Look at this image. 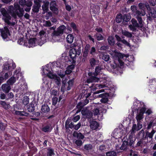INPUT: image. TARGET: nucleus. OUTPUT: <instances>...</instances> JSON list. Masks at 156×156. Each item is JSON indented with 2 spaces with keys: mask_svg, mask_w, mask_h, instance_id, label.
Instances as JSON below:
<instances>
[{
  "mask_svg": "<svg viewBox=\"0 0 156 156\" xmlns=\"http://www.w3.org/2000/svg\"><path fill=\"white\" fill-rule=\"evenodd\" d=\"M154 125H156V123H154L153 122H150L148 125L147 127V129H150L153 126H154Z\"/></svg>",
  "mask_w": 156,
  "mask_h": 156,
  "instance_id": "47",
  "label": "nucleus"
},
{
  "mask_svg": "<svg viewBox=\"0 0 156 156\" xmlns=\"http://www.w3.org/2000/svg\"><path fill=\"white\" fill-rule=\"evenodd\" d=\"M54 79L55 80V83L58 86H59L60 84L61 79L60 77L56 76Z\"/></svg>",
  "mask_w": 156,
  "mask_h": 156,
  "instance_id": "34",
  "label": "nucleus"
},
{
  "mask_svg": "<svg viewBox=\"0 0 156 156\" xmlns=\"http://www.w3.org/2000/svg\"><path fill=\"white\" fill-rule=\"evenodd\" d=\"M0 31L1 36L4 40L7 39L10 36L9 30L7 27H5L3 28L0 29Z\"/></svg>",
  "mask_w": 156,
  "mask_h": 156,
  "instance_id": "4",
  "label": "nucleus"
},
{
  "mask_svg": "<svg viewBox=\"0 0 156 156\" xmlns=\"http://www.w3.org/2000/svg\"><path fill=\"white\" fill-rule=\"evenodd\" d=\"M155 131L154 129H152L151 132L150 133L148 131H146V136L143 138V140H145L146 139L149 137L151 140L154 134Z\"/></svg>",
  "mask_w": 156,
  "mask_h": 156,
  "instance_id": "14",
  "label": "nucleus"
},
{
  "mask_svg": "<svg viewBox=\"0 0 156 156\" xmlns=\"http://www.w3.org/2000/svg\"><path fill=\"white\" fill-rule=\"evenodd\" d=\"M102 59L106 62H108L110 59V57L108 55L104 54L102 56Z\"/></svg>",
  "mask_w": 156,
  "mask_h": 156,
  "instance_id": "39",
  "label": "nucleus"
},
{
  "mask_svg": "<svg viewBox=\"0 0 156 156\" xmlns=\"http://www.w3.org/2000/svg\"><path fill=\"white\" fill-rule=\"evenodd\" d=\"M103 69V67L101 66H97L95 69V72L93 73L89 72L88 73V77L85 83H87L98 82L99 79L97 77L98 75L101 73V70Z\"/></svg>",
  "mask_w": 156,
  "mask_h": 156,
  "instance_id": "1",
  "label": "nucleus"
},
{
  "mask_svg": "<svg viewBox=\"0 0 156 156\" xmlns=\"http://www.w3.org/2000/svg\"><path fill=\"white\" fill-rule=\"evenodd\" d=\"M29 98L27 96H25L23 98V100L22 101L24 105H26L29 103Z\"/></svg>",
  "mask_w": 156,
  "mask_h": 156,
  "instance_id": "30",
  "label": "nucleus"
},
{
  "mask_svg": "<svg viewBox=\"0 0 156 156\" xmlns=\"http://www.w3.org/2000/svg\"><path fill=\"white\" fill-rule=\"evenodd\" d=\"M40 0H34V4L32 10L34 12H37L39 11V9L41 7V5L39 2Z\"/></svg>",
  "mask_w": 156,
  "mask_h": 156,
  "instance_id": "9",
  "label": "nucleus"
},
{
  "mask_svg": "<svg viewBox=\"0 0 156 156\" xmlns=\"http://www.w3.org/2000/svg\"><path fill=\"white\" fill-rule=\"evenodd\" d=\"M129 27L130 30L132 31H136V27L133 24L132 25H129Z\"/></svg>",
  "mask_w": 156,
  "mask_h": 156,
  "instance_id": "51",
  "label": "nucleus"
},
{
  "mask_svg": "<svg viewBox=\"0 0 156 156\" xmlns=\"http://www.w3.org/2000/svg\"><path fill=\"white\" fill-rule=\"evenodd\" d=\"M99 124L96 121L91 122L90 124V127L92 129L95 130L97 129L98 127Z\"/></svg>",
  "mask_w": 156,
  "mask_h": 156,
  "instance_id": "16",
  "label": "nucleus"
},
{
  "mask_svg": "<svg viewBox=\"0 0 156 156\" xmlns=\"http://www.w3.org/2000/svg\"><path fill=\"white\" fill-rule=\"evenodd\" d=\"M94 37L98 41L101 40L103 39V37L100 34L96 33L95 35H94Z\"/></svg>",
  "mask_w": 156,
  "mask_h": 156,
  "instance_id": "33",
  "label": "nucleus"
},
{
  "mask_svg": "<svg viewBox=\"0 0 156 156\" xmlns=\"http://www.w3.org/2000/svg\"><path fill=\"white\" fill-rule=\"evenodd\" d=\"M10 66L9 64L4 65L3 69L4 70L7 71L10 69Z\"/></svg>",
  "mask_w": 156,
  "mask_h": 156,
  "instance_id": "56",
  "label": "nucleus"
},
{
  "mask_svg": "<svg viewBox=\"0 0 156 156\" xmlns=\"http://www.w3.org/2000/svg\"><path fill=\"white\" fill-rule=\"evenodd\" d=\"M52 24L51 22L49 21H45L44 22V26L46 27H50Z\"/></svg>",
  "mask_w": 156,
  "mask_h": 156,
  "instance_id": "44",
  "label": "nucleus"
},
{
  "mask_svg": "<svg viewBox=\"0 0 156 156\" xmlns=\"http://www.w3.org/2000/svg\"><path fill=\"white\" fill-rule=\"evenodd\" d=\"M1 89L5 93H8L11 90V87L9 84L5 83L2 85Z\"/></svg>",
  "mask_w": 156,
  "mask_h": 156,
  "instance_id": "12",
  "label": "nucleus"
},
{
  "mask_svg": "<svg viewBox=\"0 0 156 156\" xmlns=\"http://www.w3.org/2000/svg\"><path fill=\"white\" fill-rule=\"evenodd\" d=\"M131 9L132 12L134 14L137 10L136 9V7L134 6H131Z\"/></svg>",
  "mask_w": 156,
  "mask_h": 156,
  "instance_id": "57",
  "label": "nucleus"
},
{
  "mask_svg": "<svg viewBox=\"0 0 156 156\" xmlns=\"http://www.w3.org/2000/svg\"><path fill=\"white\" fill-rule=\"evenodd\" d=\"M67 42L69 44H71L74 40V37L71 34H69L66 37Z\"/></svg>",
  "mask_w": 156,
  "mask_h": 156,
  "instance_id": "21",
  "label": "nucleus"
},
{
  "mask_svg": "<svg viewBox=\"0 0 156 156\" xmlns=\"http://www.w3.org/2000/svg\"><path fill=\"white\" fill-rule=\"evenodd\" d=\"M6 127V124H4L1 122H0V128L1 130H4Z\"/></svg>",
  "mask_w": 156,
  "mask_h": 156,
  "instance_id": "52",
  "label": "nucleus"
},
{
  "mask_svg": "<svg viewBox=\"0 0 156 156\" xmlns=\"http://www.w3.org/2000/svg\"><path fill=\"white\" fill-rule=\"evenodd\" d=\"M18 43L20 45H22L24 43V40L23 38H21L19 39L18 41Z\"/></svg>",
  "mask_w": 156,
  "mask_h": 156,
  "instance_id": "63",
  "label": "nucleus"
},
{
  "mask_svg": "<svg viewBox=\"0 0 156 156\" xmlns=\"http://www.w3.org/2000/svg\"><path fill=\"white\" fill-rule=\"evenodd\" d=\"M73 135L74 137L80 140L83 139L84 138V135L79 132L74 131Z\"/></svg>",
  "mask_w": 156,
  "mask_h": 156,
  "instance_id": "13",
  "label": "nucleus"
},
{
  "mask_svg": "<svg viewBox=\"0 0 156 156\" xmlns=\"http://www.w3.org/2000/svg\"><path fill=\"white\" fill-rule=\"evenodd\" d=\"M58 99L56 97L53 98L52 99V104L55 105L57 102Z\"/></svg>",
  "mask_w": 156,
  "mask_h": 156,
  "instance_id": "59",
  "label": "nucleus"
},
{
  "mask_svg": "<svg viewBox=\"0 0 156 156\" xmlns=\"http://www.w3.org/2000/svg\"><path fill=\"white\" fill-rule=\"evenodd\" d=\"M105 149V146L104 145H101L99 147V150L101 152H104Z\"/></svg>",
  "mask_w": 156,
  "mask_h": 156,
  "instance_id": "50",
  "label": "nucleus"
},
{
  "mask_svg": "<svg viewBox=\"0 0 156 156\" xmlns=\"http://www.w3.org/2000/svg\"><path fill=\"white\" fill-rule=\"evenodd\" d=\"M27 109L28 112H34L35 110V107L34 105L32 103L30 104L27 107Z\"/></svg>",
  "mask_w": 156,
  "mask_h": 156,
  "instance_id": "24",
  "label": "nucleus"
},
{
  "mask_svg": "<svg viewBox=\"0 0 156 156\" xmlns=\"http://www.w3.org/2000/svg\"><path fill=\"white\" fill-rule=\"evenodd\" d=\"M80 116L79 115H77L74 118H73L72 119V120L73 122H76L80 119Z\"/></svg>",
  "mask_w": 156,
  "mask_h": 156,
  "instance_id": "54",
  "label": "nucleus"
},
{
  "mask_svg": "<svg viewBox=\"0 0 156 156\" xmlns=\"http://www.w3.org/2000/svg\"><path fill=\"white\" fill-rule=\"evenodd\" d=\"M104 85L101 84H97L95 85L94 84H92V85L89 86V87L92 90L94 91L96 90L98 87L99 88H102L104 87Z\"/></svg>",
  "mask_w": 156,
  "mask_h": 156,
  "instance_id": "17",
  "label": "nucleus"
},
{
  "mask_svg": "<svg viewBox=\"0 0 156 156\" xmlns=\"http://www.w3.org/2000/svg\"><path fill=\"white\" fill-rule=\"evenodd\" d=\"M49 4V2L48 1L45 2H44L43 5L42 6V9L44 12H47L48 10V6Z\"/></svg>",
  "mask_w": 156,
  "mask_h": 156,
  "instance_id": "26",
  "label": "nucleus"
},
{
  "mask_svg": "<svg viewBox=\"0 0 156 156\" xmlns=\"http://www.w3.org/2000/svg\"><path fill=\"white\" fill-rule=\"evenodd\" d=\"M47 155V156H52L55 155L54 150L52 148H48Z\"/></svg>",
  "mask_w": 156,
  "mask_h": 156,
  "instance_id": "29",
  "label": "nucleus"
},
{
  "mask_svg": "<svg viewBox=\"0 0 156 156\" xmlns=\"http://www.w3.org/2000/svg\"><path fill=\"white\" fill-rule=\"evenodd\" d=\"M0 11L1 12L2 14L3 15V16L4 15L7 13V12L6 10L4 8H2L0 9Z\"/></svg>",
  "mask_w": 156,
  "mask_h": 156,
  "instance_id": "55",
  "label": "nucleus"
},
{
  "mask_svg": "<svg viewBox=\"0 0 156 156\" xmlns=\"http://www.w3.org/2000/svg\"><path fill=\"white\" fill-rule=\"evenodd\" d=\"M134 141L133 140L130 139L129 140V143H128V146H129L131 149L132 147H134L133 144Z\"/></svg>",
  "mask_w": 156,
  "mask_h": 156,
  "instance_id": "53",
  "label": "nucleus"
},
{
  "mask_svg": "<svg viewBox=\"0 0 156 156\" xmlns=\"http://www.w3.org/2000/svg\"><path fill=\"white\" fill-rule=\"evenodd\" d=\"M50 10L52 11L53 12L56 14H58V9L56 7H50Z\"/></svg>",
  "mask_w": 156,
  "mask_h": 156,
  "instance_id": "42",
  "label": "nucleus"
},
{
  "mask_svg": "<svg viewBox=\"0 0 156 156\" xmlns=\"http://www.w3.org/2000/svg\"><path fill=\"white\" fill-rule=\"evenodd\" d=\"M108 41L109 44L110 45H113L115 43L114 38L112 36H109L108 39Z\"/></svg>",
  "mask_w": 156,
  "mask_h": 156,
  "instance_id": "28",
  "label": "nucleus"
},
{
  "mask_svg": "<svg viewBox=\"0 0 156 156\" xmlns=\"http://www.w3.org/2000/svg\"><path fill=\"white\" fill-rule=\"evenodd\" d=\"M42 130L44 132H48L51 131L50 127L49 126H46L43 127Z\"/></svg>",
  "mask_w": 156,
  "mask_h": 156,
  "instance_id": "36",
  "label": "nucleus"
},
{
  "mask_svg": "<svg viewBox=\"0 0 156 156\" xmlns=\"http://www.w3.org/2000/svg\"><path fill=\"white\" fill-rule=\"evenodd\" d=\"M16 78L14 76L11 77L8 80V84L10 85H12L16 81Z\"/></svg>",
  "mask_w": 156,
  "mask_h": 156,
  "instance_id": "27",
  "label": "nucleus"
},
{
  "mask_svg": "<svg viewBox=\"0 0 156 156\" xmlns=\"http://www.w3.org/2000/svg\"><path fill=\"white\" fill-rule=\"evenodd\" d=\"M130 19V16H127L126 15H124L123 17V22H127L129 21Z\"/></svg>",
  "mask_w": 156,
  "mask_h": 156,
  "instance_id": "41",
  "label": "nucleus"
},
{
  "mask_svg": "<svg viewBox=\"0 0 156 156\" xmlns=\"http://www.w3.org/2000/svg\"><path fill=\"white\" fill-rule=\"evenodd\" d=\"M96 51V50L95 48L94 47H92L90 50V54L92 55H95Z\"/></svg>",
  "mask_w": 156,
  "mask_h": 156,
  "instance_id": "49",
  "label": "nucleus"
},
{
  "mask_svg": "<svg viewBox=\"0 0 156 156\" xmlns=\"http://www.w3.org/2000/svg\"><path fill=\"white\" fill-rule=\"evenodd\" d=\"M92 148V145L90 144H85L84 146V148L86 150L89 151Z\"/></svg>",
  "mask_w": 156,
  "mask_h": 156,
  "instance_id": "32",
  "label": "nucleus"
},
{
  "mask_svg": "<svg viewBox=\"0 0 156 156\" xmlns=\"http://www.w3.org/2000/svg\"><path fill=\"white\" fill-rule=\"evenodd\" d=\"M106 155L107 156H116V153L115 151H113L107 152Z\"/></svg>",
  "mask_w": 156,
  "mask_h": 156,
  "instance_id": "37",
  "label": "nucleus"
},
{
  "mask_svg": "<svg viewBox=\"0 0 156 156\" xmlns=\"http://www.w3.org/2000/svg\"><path fill=\"white\" fill-rule=\"evenodd\" d=\"M33 4L32 2L30 1H28L26 2V4L25 5L27 6V7H31Z\"/></svg>",
  "mask_w": 156,
  "mask_h": 156,
  "instance_id": "60",
  "label": "nucleus"
},
{
  "mask_svg": "<svg viewBox=\"0 0 156 156\" xmlns=\"http://www.w3.org/2000/svg\"><path fill=\"white\" fill-rule=\"evenodd\" d=\"M93 114L94 115H97L99 114V110L98 109L96 108L93 111Z\"/></svg>",
  "mask_w": 156,
  "mask_h": 156,
  "instance_id": "48",
  "label": "nucleus"
},
{
  "mask_svg": "<svg viewBox=\"0 0 156 156\" xmlns=\"http://www.w3.org/2000/svg\"><path fill=\"white\" fill-rule=\"evenodd\" d=\"M56 76V75H53L51 73H49L47 74V76L48 77L51 79H54Z\"/></svg>",
  "mask_w": 156,
  "mask_h": 156,
  "instance_id": "58",
  "label": "nucleus"
},
{
  "mask_svg": "<svg viewBox=\"0 0 156 156\" xmlns=\"http://www.w3.org/2000/svg\"><path fill=\"white\" fill-rule=\"evenodd\" d=\"M123 20V17L121 14H118L116 18V22L118 23H120Z\"/></svg>",
  "mask_w": 156,
  "mask_h": 156,
  "instance_id": "31",
  "label": "nucleus"
},
{
  "mask_svg": "<svg viewBox=\"0 0 156 156\" xmlns=\"http://www.w3.org/2000/svg\"><path fill=\"white\" fill-rule=\"evenodd\" d=\"M109 96L108 93H105L99 94L98 95V97L102 98L100 100L102 103H106L108 101V97Z\"/></svg>",
  "mask_w": 156,
  "mask_h": 156,
  "instance_id": "11",
  "label": "nucleus"
},
{
  "mask_svg": "<svg viewBox=\"0 0 156 156\" xmlns=\"http://www.w3.org/2000/svg\"><path fill=\"white\" fill-rule=\"evenodd\" d=\"M80 48H78L77 50L76 48L71 49L69 51V56L71 59H69V61L72 63H75L76 62V56L80 55Z\"/></svg>",
  "mask_w": 156,
  "mask_h": 156,
  "instance_id": "3",
  "label": "nucleus"
},
{
  "mask_svg": "<svg viewBox=\"0 0 156 156\" xmlns=\"http://www.w3.org/2000/svg\"><path fill=\"white\" fill-rule=\"evenodd\" d=\"M36 39L35 38H31L28 41V44L29 48L35 46V40Z\"/></svg>",
  "mask_w": 156,
  "mask_h": 156,
  "instance_id": "23",
  "label": "nucleus"
},
{
  "mask_svg": "<svg viewBox=\"0 0 156 156\" xmlns=\"http://www.w3.org/2000/svg\"><path fill=\"white\" fill-rule=\"evenodd\" d=\"M52 14L51 12H48L47 14L46 15L45 17H46V19L48 20L49 19L50 17L52 16Z\"/></svg>",
  "mask_w": 156,
  "mask_h": 156,
  "instance_id": "61",
  "label": "nucleus"
},
{
  "mask_svg": "<svg viewBox=\"0 0 156 156\" xmlns=\"http://www.w3.org/2000/svg\"><path fill=\"white\" fill-rule=\"evenodd\" d=\"M26 2V0H19V3L21 6L24 7L25 6Z\"/></svg>",
  "mask_w": 156,
  "mask_h": 156,
  "instance_id": "46",
  "label": "nucleus"
},
{
  "mask_svg": "<svg viewBox=\"0 0 156 156\" xmlns=\"http://www.w3.org/2000/svg\"><path fill=\"white\" fill-rule=\"evenodd\" d=\"M61 35L54 30L51 34L52 40L55 42L59 41L61 39Z\"/></svg>",
  "mask_w": 156,
  "mask_h": 156,
  "instance_id": "8",
  "label": "nucleus"
},
{
  "mask_svg": "<svg viewBox=\"0 0 156 156\" xmlns=\"http://www.w3.org/2000/svg\"><path fill=\"white\" fill-rule=\"evenodd\" d=\"M41 110L43 112H47L50 111V108L47 104H45L42 105Z\"/></svg>",
  "mask_w": 156,
  "mask_h": 156,
  "instance_id": "22",
  "label": "nucleus"
},
{
  "mask_svg": "<svg viewBox=\"0 0 156 156\" xmlns=\"http://www.w3.org/2000/svg\"><path fill=\"white\" fill-rule=\"evenodd\" d=\"M150 16H151L153 18L156 17V11H153V12L151 11L150 13L148 14Z\"/></svg>",
  "mask_w": 156,
  "mask_h": 156,
  "instance_id": "45",
  "label": "nucleus"
},
{
  "mask_svg": "<svg viewBox=\"0 0 156 156\" xmlns=\"http://www.w3.org/2000/svg\"><path fill=\"white\" fill-rule=\"evenodd\" d=\"M51 94L56 96L57 94V91L56 90H53L51 93Z\"/></svg>",
  "mask_w": 156,
  "mask_h": 156,
  "instance_id": "64",
  "label": "nucleus"
},
{
  "mask_svg": "<svg viewBox=\"0 0 156 156\" xmlns=\"http://www.w3.org/2000/svg\"><path fill=\"white\" fill-rule=\"evenodd\" d=\"M84 106V105L83 104V103L80 102L78 103L76 108L77 109H82Z\"/></svg>",
  "mask_w": 156,
  "mask_h": 156,
  "instance_id": "40",
  "label": "nucleus"
},
{
  "mask_svg": "<svg viewBox=\"0 0 156 156\" xmlns=\"http://www.w3.org/2000/svg\"><path fill=\"white\" fill-rule=\"evenodd\" d=\"M81 124L80 122H79L77 125L74 126V128L76 130H78L81 126Z\"/></svg>",
  "mask_w": 156,
  "mask_h": 156,
  "instance_id": "62",
  "label": "nucleus"
},
{
  "mask_svg": "<svg viewBox=\"0 0 156 156\" xmlns=\"http://www.w3.org/2000/svg\"><path fill=\"white\" fill-rule=\"evenodd\" d=\"M128 142L127 141H123L121 147H120V149L123 150L130 149L129 147L128 146Z\"/></svg>",
  "mask_w": 156,
  "mask_h": 156,
  "instance_id": "15",
  "label": "nucleus"
},
{
  "mask_svg": "<svg viewBox=\"0 0 156 156\" xmlns=\"http://www.w3.org/2000/svg\"><path fill=\"white\" fill-rule=\"evenodd\" d=\"M96 60L94 58H92L90 60V63L91 67H94L95 65Z\"/></svg>",
  "mask_w": 156,
  "mask_h": 156,
  "instance_id": "35",
  "label": "nucleus"
},
{
  "mask_svg": "<svg viewBox=\"0 0 156 156\" xmlns=\"http://www.w3.org/2000/svg\"><path fill=\"white\" fill-rule=\"evenodd\" d=\"M138 22V23L137 20L134 19H132L131 20L132 24L136 26L137 28H141L143 27L144 22L141 17H139L136 18Z\"/></svg>",
  "mask_w": 156,
  "mask_h": 156,
  "instance_id": "5",
  "label": "nucleus"
},
{
  "mask_svg": "<svg viewBox=\"0 0 156 156\" xmlns=\"http://www.w3.org/2000/svg\"><path fill=\"white\" fill-rule=\"evenodd\" d=\"M8 12L13 16L15 17L17 15L19 17L23 16L24 13V9L21 8L19 5L18 4H15L14 7L12 5L9 7Z\"/></svg>",
  "mask_w": 156,
  "mask_h": 156,
  "instance_id": "2",
  "label": "nucleus"
},
{
  "mask_svg": "<svg viewBox=\"0 0 156 156\" xmlns=\"http://www.w3.org/2000/svg\"><path fill=\"white\" fill-rule=\"evenodd\" d=\"M122 34L128 38H131L132 37V34L128 31L125 30H122Z\"/></svg>",
  "mask_w": 156,
  "mask_h": 156,
  "instance_id": "25",
  "label": "nucleus"
},
{
  "mask_svg": "<svg viewBox=\"0 0 156 156\" xmlns=\"http://www.w3.org/2000/svg\"><path fill=\"white\" fill-rule=\"evenodd\" d=\"M124 37H122V40L121 42L123 44H124L126 45L127 46H130V45L129 43L126 40L124 39Z\"/></svg>",
  "mask_w": 156,
  "mask_h": 156,
  "instance_id": "43",
  "label": "nucleus"
},
{
  "mask_svg": "<svg viewBox=\"0 0 156 156\" xmlns=\"http://www.w3.org/2000/svg\"><path fill=\"white\" fill-rule=\"evenodd\" d=\"M146 109L145 107H143L140 110L139 112L137 113L136 118L137 123H141L140 121L143 118V114Z\"/></svg>",
  "mask_w": 156,
  "mask_h": 156,
  "instance_id": "6",
  "label": "nucleus"
},
{
  "mask_svg": "<svg viewBox=\"0 0 156 156\" xmlns=\"http://www.w3.org/2000/svg\"><path fill=\"white\" fill-rule=\"evenodd\" d=\"M113 58L115 59H117L118 61L121 60L123 57V55L120 53H115L114 55Z\"/></svg>",
  "mask_w": 156,
  "mask_h": 156,
  "instance_id": "20",
  "label": "nucleus"
},
{
  "mask_svg": "<svg viewBox=\"0 0 156 156\" xmlns=\"http://www.w3.org/2000/svg\"><path fill=\"white\" fill-rule=\"evenodd\" d=\"M65 29V26L63 25H62L57 29V30H56V31L58 33L62 35L63 34Z\"/></svg>",
  "mask_w": 156,
  "mask_h": 156,
  "instance_id": "19",
  "label": "nucleus"
},
{
  "mask_svg": "<svg viewBox=\"0 0 156 156\" xmlns=\"http://www.w3.org/2000/svg\"><path fill=\"white\" fill-rule=\"evenodd\" d=\"M2 19L4 20L5 22L8 25L13 26L15 24V22H10V20L11 19V17L8 13L3 16Z\"/></svg>",
  "mask_w": 156,
  "mask_h": 156,
  "instance_id": "7",
  "label": "nucleus"
},
{
  "mask_svg": "<svg viewBox=\"0 0 156 156\" xmlns=\"http://www.w3.org/2000/svg\"><path fill=\"white\" fill-rule=\"evenodd\" d=\"M146 14V12L144 11H140L139 10H137L136 12L134 13V15L136 16V18L141 17L142 16H144Z\"/></svg>",
  "mask_w": 156,
  "mask_h": 156,
  "instance_id": "18",
  "label": "nucleus"
},
{
  "mask_svg": "<svg viewBox=\"0 0 156 156\" xmlns=\"http://www.w3.org/2000/svg\"><path fill=\"white\" fill-rule=\"evenodd\" d=\"M142 127V124L140 122L137 123V126L136 124L133 125L132 129L130 131L131 134L134 133L136 131H138L140 130Z\"/></svg>",
  "mask_w": 156,
  "mask_h": 156,
  "instance_id": "10",
  "label": "nucleus"
},
{
  "mask_svg": "<svg viewBox=\"0 0 156 156\" xmlns=\"http://www.w3.org/2000/svg\"><path fill=\"white\" fill-rule=\"evenodd\" d=\"M83 143L81 140H77L75 141V144L78 147L81 146Z\"/></svg>",
  "mask_w": 156,
  "mask_h": 156,
  "instance_id": "38",
  "label": "nucleus"
}]
</instances>
